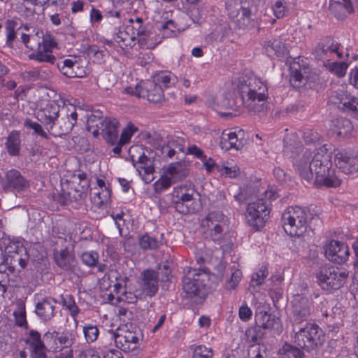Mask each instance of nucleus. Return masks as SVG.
<instances>
[{"mask_svg": "<svg viewBox=\"0 0 358 358\" xmlns=\"http://www.w3.org/2000/svg\"><path fill=\"white\" fill-rule=\"evenodd\" d=\"M302 154L296 162V169L300 176L308 182L315 175V183L327 187H337L341 180L331 169V152L326 146H320L312 150L311 148H303Z\"/></svg>", "mask_w": 358, "mask_h": 358, "instance_id": "nucleus-1", "label": "nucleus"}, {"mask_svg": "<svg viewBox=\"0 0 358 358\" xmlns=\"http://www.w3.org/2000/svg\"><path fill=\"white\" fill-rule=\"evenodd\" d=\"M314 219L309 208L299 206L288 207L282 213L285 231L290 236H300L306 231L309 220Z\"/></svg>", "mask_w": 358, "mask_h": 358, "instance_id": "nucleus-2", "label": "nucleus"}, {"mask_svg": "<svg viewBox=\"0 0 358 358\" xmlns=\"http://www.w3.org/2000/svg\"><path fill=\"white\" fill-rule=\"evenodd\" d=\"M118 121L112 117L103 118L102 115H91L87 121V129L91 132L94 137L101 134L108 143L114 145L118 137L117 128Z\"/></svg>", "mask_w": 358, "mask_h": 358, "instance_id": "nucleus-3", "label": "nucleus"}, {"mask_svg": "<svg viewBox=\"0 0 358 358\" xmlns=\"http://www.w3.org/2000/svg\"><path fill=\"white\" fill-rule=\"evenodd\" d=\"M325 336L323 331L316 324H307L296 332L294 343L297 346L310 352L323 345Z\"/></svg>", "mask_w": 358, "mask_h": 358, "instance_id": "nucleus-4", "label": "nucleus"}, {"mask_svg": "<svg viewBox=\"0 0 358 358\" xmlns=\"http://www.w3.org/2000/svg\"><path fill=\"white\" fill-rule=\"evenodd\" d=\"M349 273L338 268L324 265L320 266L317 274L320 286L324 289H338L348 278Z\"/></svg>", "mask_w": 358, "mask_h": 358, "instance_id": "nucleus-5", "label": "nucleus"}, {"mask_svg": "<svg viewBox=\"0 0 358 358\" xmlns=\"http://www.w3.org/2000/svg\"><path fill=\"white\" fill-rule=\"evenodd\" d=\"M237 92L243 99L248 96L267 98V87L258 78L252 75H244L239 77L236 83Z\"/></svg>", "mask_w": 358, "mask_h": 358, "instance_id": "nucleus-6", "label": "nucleus"}, {"mask_svg": "<svg viewBox=\"0 0 358 358\" xmlns=\"http://www.w3.org/2000/svg\"><path fill=\"white\" fill-rule=\"evenodd\" d=\"M237 92L243 99L248 96L267 98V87L258 78L252 75H244L239 77L236 83Z\"/></svg>", "mask_w": 358, "mask_h": 358, "instance_id": "nucleus-7", "label": "nucleus"}, {"mask_svg": "<svg viewBox=\"0 0 358 358\" xmlns=\"http://www.w3.org/2000/svg\"><path fill=\"white\" fill-rule=\"evenodd\" d=\"M208 279V273L203 271L189 268L183 278V290L189 298L205 296V281Z\"/></svg>", "mask_w": 358, "mask_h": 358, "instance_id": "nucleus-8", "label": "nucleus"}, {"mask_svg": "<svg viewBox=\"0 0 358 358\" xmlns=\"http://www.w3.org/2000/svg\"><path fill=\"white\" fill-rule=\"evenodd\" d=\"M125 91L138 97L147 98L152 103H160L164 99L162 86L153 80H148L137 85L134 88L127 87Z\"/></svg>", "mask_w": 358, "mask_h": 358, "instance_id": "nucleus-9", "label": "nucleus"}, {"mask_svg": "<svg viewBox=\"0 0 358 358\" xmlns=\"http://www.w3.org/2000/svg\"><path fill=\"white\" fill-rule=\"evenodd\" d=\"M269 203L263 197L258 198L255 201L250 203L248 207L249 222L259 229L263 227L270 214Z\"/></svg>", "mask_w": 358, "mask_h": 358, "instance_id": "nucleus-10", "label": "nucleus"}, {"mask_svg": "<svg viewBox=\"0 0 358 358\" xmlns=\"http://www.w3.org/2000/svg\"><path fill=\"white\" fill-rule=\"evenodd\" d=\"M227 221V217L222 212L215 210L208 213L202 220L201 225L206 227L210 231L211 240L220 244L222 238L223 226L226 224Z\"/></svg>", "mask_w": 358, "mask_h": 358, "instance_id": "nucleus-11", "label": "nucleus"}, {"mask_svg": "<svg viewBox=\"0 0 358 358\" xmlns=\"http://www.w3.org/2000/svg\"><path fill=\"white\" fill-rule=\"evenodd\" d=\"M339 45L331 37L322 38L313 49L312 55L316 60L329 61L334 53L338 57H341V53L338 51Z\"/></svg>", "mask_w": 358, "mask_h": 358, "instance_id": "nucleus-12", "label": "nucleus"}, {"mask_svg": "<svg viewBox=\"0 0 358 358\" xmlns=\"http://www.w3.org/2000/svg\"><path fill=\"white\" fill-rule=\"evenodd\" d=\"M292 303V320L294 325L307 321L310 315L311 301L307 297L297 294L294 296Z\"/></svg>", "mask_w": 358, "mask_h": 358, "instance_id": "nucleus-13", "label": "nucleus"}, {"mask_svg": "<svg viewBox=\"0 0 358 358\" xmlns=\"http://www.w3.org/2000/svg\"><path fill=\"white\" fill-rule=\"evenodd\" d=\"M336 166L345 174H352L358 171V155L350 150L339 151L335 156Z\"/></svg>", "mask_w": 358, "mask_h": 358, "instance_id": "nucleus-14", "label": "nucleus"}, {"mask_svg": "<svg viewBox=\"0 0 358 358\" xmlns=\"http://www.w3.org/2000/svg\"><path fill=\"white\" fill-rule=\"evenodd\" d=\"M5 178L6 181L3 185V189L6 192H21L29 188V181L17 170H9L6 172Z\"/></svg>", "mask_w": 358, "mask_h": 358, "instance_id": "nucleus-15", "label": "nucleus"}, {"mask_svg": "<svg viewBox=\"0 0 358 358\" xmlns=\"http://www.w3.org/2000/svg\"><path fill=\"white\" fill-rule=\"evenodd\" d=\"M348 246L343 242L332 240L325 249L327 258L335 263L341 264L345 263L349 257Z\"/></svg>", "mask_w": 358, "mask_h": 358, "instance_id": "nucleus-16", "label": "nucleus"}, {"mask_svg": "<svg viewBox=\"0 0 358 358\" xmlns=\"http://www.w3.org/2000/svg\"><path fill=\"white\" fill-rule=\"evenodd\" d=\"M140 333L129 330H121L114 335L116 346L121 350L129 352L138 348Z\"/></svg>", "mask_w": 358, "mask_h": 358, "instance_id": "nucleus-17", "label": "nucleus"}, {"mask_svg": "<svg viewBox=\"0 0 358 358\" xmlns=\"http://www.w3.org/2000/svg\"><path fill=\"white\" fill-rule=\"evenodd\" d=\"M167 173L170 178L166 177L158 180L155 183L157 190L162 191L169 187L171 185V180H182L187 176L188 171L185 164L181 163L172 164L167 170Z\"/></svg>", "mask_w": 358, "mask_h": 358, "instance_id": "nucleus-18", "label": "nucleus"}, {"mask_svg": "<svg viewBox=\"0 0 358 358\" xmlns=\"http://www.w3.org/2000/svg\"><path fill=\"white\" fill-rule=\"evenodd\" d=\"M131 162L137 171L141 175V171H144L142 179L145 183H150L154 179L153 173L155 172L154 159L148 157L144 153L140 155L137 159L134 156H131Z\"/></svg>", "mask_w": 358, "mask_h": 358, "instance_id": "nucleus-19", "label": "nucleus"}, {"mask_svg": "<svg viewBox=\"0 0 358 358\" xmlns=\"http://www.w3.org/2000/svg\"><path fill=\"white\" fill-rule=\"evenodd\" d=\"M57 66L62 73L68 78H83L87 75L85 62L67 59L61 64H58Z\"/></svg>", "mask_w": 358, "mask_h": 358, "instance_id": "nucleus-20", "label": "nucleus"}, {"mask_svg": "<svg viewBox=\"0 0 358 358\" xmlns=\"http://www.w3.org/2000/svg\"><path fill=\"white\" fill-rule=\"evenodd\" d=\"M244 131L240 129L236 132H222L221 140L220 142V147L222 149L228 150L230 148H235L240 150L242 148L245 143V140L243 138Z\"/></svg>", "mask_w": 358, "mask_h": 358, "instance_id": "nucleus-21", "label": "nucleus"}, {"mask_svg": "<svg viewBox=\"0 0 358 358\" xmlns=\"http://www.w3.org/2000/svg\"><path fill=\"white\" fill-rule=\"evenodd\" d=\"M257 328L275 330L278 333L281 331L280 319L274 315L268 314L266 311H259L255 315Z\"/></svg>", "mask_w": 358, "mask_h": 358, "instance_id": "nucleus-22", "label": "nucleus"}, {"mask_svg": "<svg viewBox=\"0 0 358 358\" xmlns=\"http://www.w3.org/2000/svg\"><path fill=\"white\" fill-rule=\"evenodd\" d=\"M358 8V0H330L329 10L338 20H343L346 16V11L351 13L353 7Z\"/></svg>", "mask_w": 358, "mask_h": 358, "instance_id": "nucleus-23", "label": "nucleus"}, {"mask_svg": "<svg viewBox=\"0 0 358 358\" xmlns=\"http://www.w3.org/2000/svg\"><path fill=\"white\" fill-rule=\"evenodd\" d=\"M57 301L50 297H45L39 301L35 308L36 315L43 322H48L54 317V310Z\"/></svg>", "mask_w": 358, "mask_h": 358, "instance_id": "nucleus-24", "label": "nucleus"}, {"mask_svg": "<svg viewBox=\"0 0 358 358\" xmlns=\"http://www.w3.org/2000/svg\"><path fill=\"white\" fill-rule=\"evenodd\" d=\"M334 103L338 108L352 113H358V98L351 96L350 94L344 91L336 92L334 96Z\"/></svg>", "mask_w": 358, "mask_h": 358, "instance_id": "nucleus-25", "label": "nucleus"}, {"mask_svg": "<svg viewBox=\"0 0 358 358\" xmlns=\"http://www.w3.org/2000/svg\"><path fill=\"white\" fill-rule=\"evenodd\" d=\"M230 12V16L232 18L234 23L238 27L239 29H245L252 23L251 12L248 8L240 7L236 10Z\"/></svg>", "mask_w": 358, "mask_h": 358, "instance_id": "nucleus-26", "label": "nucleus"}, {"mask_svg": "<svg viewBox=\"0 0 358 358\" xmlns=\"http://www.w3.org/2000/svg\"><path fill=\"white\" fill-rule=\"evenodd\" d=\"M158 280L157 273L154 271H145L142 284L143 292L147 295L153 296L158 290Z\"/></svg>", "mask_w": 358, "mask_h": 358, "instance_id": "nucleus-27", "label": "nucleus"}, {"mask_svg": "<svg viewBox=\"0 0 358 358\" xmlns=\"http://www.w3.org/2000/svg\"><path fill=\"white\" fill-rule=\"evenodd\" d=\"M331 129L337 136L344 138L352 130V124L348 119L338 117L331 120Z\"/></svg>", "mask_w": 358, "mask_h": 358, "instance_id": "nucleus-28", "label": "nucleus"}, {"mask_svg": "<svg viewBox=\"0 0 358 358\" xmlns=\"http://www.w3.org/2000/svg\"><path fill=\"white\" fill-rule=\"evenodd\" d=\"M245 99L239 93L227 92L220 101V106L224 108L239 110L242 106H245Z\"/></svg>", "mask_w": 358, "mask_h": 358, "instance_id": "nucleus-29", "label": "nucleus"}, {"mask_svg": "<svg viewBox=\"0 0 358 358\" xmlns=\"http://www.w3.org/2000/svg\"><path fill=\"white\" fill-rule=\"evenodd\" d=\"M55 259L57 266L65 271L72 270L76 266L75 257L67 249L55 254Z\"/></svg>", "mask_w": 358, "mask_h": 358, "instance_id": "nucleus-30", "label": "nucleus"}, {"mask_svg": "<svg viewBox=\"0 0 358 358\" xmlns=\"http://www.w3.org/2000/svg\"><path fill=\"white\" fill-rule=\"evenodd\" d=\"M196 192L192 187H187V185L176 187L174 188L172 197L173 199L182 201H190L198 203L196 198Z\"/></svg>", "mask_w": 358, "mask_h": 358, "instance_id": "nucleus-31", "label": "nucleus"}, {"mask_svg": "<svg viewBox=\"0 0 358 358\" xmlns=\"http://www.w3.org/2000/svg\"><path fill=\"white\" fill-rule=\"evenodd\" d=\"M29 57L31 59L36 60L39 62H48L54 64L56 59L55 57L52 54L50 50V44H43L42 47L37 49L36 52L29 55Z\"/></svg>", "mask_w": 358, "mask_h": 358, "instance_id": "nucleus-32", "label": "nucleus"}, {"mask_svg": "<svg viewBox=\"0 0 358 358\" xmlns=\"http://www.w3.org/2000/svg\"><path fill=\"white\" fill-rule=\"evenodd\" d=\"M130 22L131 24L127 25V30H131L132 32H135L136 38L137 36L140 37L138 39L139 43L142 45L145 44L146 38L150 36V32L143 25L142 19L137 17L135 21L130 20Z\"/></svg>", "mask_w": 358, "mask_h": 358, "instance_id": "nucleus-33", "label": "nucleus"}, {"mask_svg": "<svg viewBox=\"0 0 358 358\" xmlns=\"http://www.w3.org/2000/svg\"><path fill=\"white\" fill-rule=\"evenodd\" d=\"M131 30H127V26L124 31L119 30L115 34L114 40L120 45L122 48H132L135 45L136 36L135 32L129 33Z\"/></svg>", "mask_w": 358, "mask_h": 358, "instance_id": "nucleus-34", "label": "nucleus"}, {"mask_svg": "<svg viewBox=\"0 0 358 358\" xmlns=\"http://www.w3.org/2000/svg\"><path fill=\"white\" fill-rule=\"evenodd\" d=\"M245 99V107L250 114L255 115L265 111L266 98H262L260 100L257 96L253 98L248 96Z\"/></svg>", "mask_w": 358, "mask_h": 358, "instance_id": "nucleus-35", "label": "nucleus"}, {"mask_svg": "<svg viewBox=\"0 0 358 358\" xmlns=\"http://www.w3.org/2000/svg\"><path fill=\"white\" fill-rule=\"evenodd\" d=\"M29 255L27 252L26 248H21L20 250V254H13L11 257L9 258L8 264L9 268L8 269L13 272L15 269V267L17 264H18L21 268H24L29 261Z\"/></svg>", "mask_w": 358, "mask_h": 358, "instance_id": "nucleus-36", "label": "nucleus"}, {"mask_svg": "<svg viewBox=\"0 0 358 358\" xmlns=\"http://www.w3.org/2000/svg\"><path fill=\"white\" fill-rule=\"evenodd\" d=\"M8 152L12 156H16L20 152V134L16 131H13L8 136L6 143Z\"/></svg>", "mask_w": 358, "mask_h": 358, "instance_id": "nucleus-37", "label": "nucleus"}, {"mask_svg": "<svg viewBox=\"0 0 358 358\" xmlns=\"http://www.w3.org/2000/svg\"><path fill=\"white\" fill-rule=\"evenodd\" d=\"M59 106L54 101H50L41 109L44 120L57 121L59 117Z\"/></svg>", "mask_w": 358, "mask_h": 358, "instance_id": "nucleus-38", "label": "nucleus"}, {"mask_svg": "<svg viewBox=\"0 0 358 358\" xmlns=\"http://www.w3.org/2000/svg\"><path fill=\"white\" fill-rule=\"evenodd\" d=\"M173 203L176 210L178 213L184 215L195 213L199 208V203L173 199Z\"/></svg>", "mask_w": 358, "mask_h": 358, "instance_id": "nucleus-39", "label": "nucleus"}, {"mask_svg": "<svg viewBox=\"0 0 358 358\" xmlns=\"http://www.w3.org/2000/svg\"><path fill=\"white\" fill-rule=\"evenodd\" d=\"M303 140L309 148H312V150L317 148L320 146H326L327 145L322 144L318 133L312 129H306L303 131Z\"/></svg>", "mask_w": 358, "mask_h": 358, "instance_id": "nucleus-40", "label": "nucleus"}, {"mask_svg": "<svg viewBox=\"0 0 358 358\" xmlns=\"http://www.w3.org/2000/svg\"><path fill=\"white\" fill-rule=\"evenodd\" d=\"M289 354L293 358H304V353L299 348L285 343L279 349L278 355L281 358H289Z\"/></svg>", "mask_w": 358, "mask_h": 358, "instance_id": "nucleus-41", "label": "nucleus"}, {"mask_svg": "<svg viewBox=\"0 0 358 358\" xmlns=\"http://www.w3.org/2000/svg\"><path fill=\"white\" fill-rule=\"evenodd\" d=\"M49 76L48 73L40 70L25 71L21 73V77L26 81L34 82L46 80Z\"/></svg>", "mask_w": 358, "mask_h": 358, "instance_id": "nucleus-42", "label": "nucleus"}, {"mask_svg": "<svg viewBox=\"0 0 358 358\" xmlns=\"http://www.w3.org/2000/svg\"><path fill=\"white\" fill-rule=\"evenodd\" d=\"M265 48L268 55L280 56L284 55L286 50L285 45L278 40L268 41L265 45Z\"/></svg>", "mask_w": 358, "mask_h": 358, "instance_id": "nucleus-43", "label": "nucleus"}, {"mask_svg": "<svg viewBox=\"0 0 358 358\" xmlns=\"http://www.w3.org/2000/svg\"><path fill=\"white\" fill-rule=\"evenodd\" d=\"M17 26V22L13 20H8L6 22V45L9 48L13 47V41L16 38L15 29Z\"/></svg>", "mask_w": 358, "mask_h": 358, "instance_id": "nucleus-44", "label": "nucleus"}, {"mask_svg": "<svg viewBox=\"0 0 358 358\" xmlns=\"http://www.w3.org/2000/svg\"><path fill=\"white\" fill-rule=\"evenodd\" d=\"M291 74L289 82L292 86L295 88L300 87L302 85L305 83L306 78L303 76L301 71H299L297 69L294 67V66H292L290 67Z\"/></svg>", "mask_w": 358, "mask_h": 358, "instance_id": "nucleus-45", "label": "nucleus"}, {"mask_svg": "<svg viewBox=\"0 0 358 358\" xmlns=\"http://www.w3.org/2000/svg\"><path fill=\"white\" fill-rule=\"evenodd\" d=\"M58 335V332L54 331L52 333H46L44 337L57 338L62 348H69L72 345L73 338L71 335L69 334H63L59 336Z\"/></svg>", "mask_w": 358, "mask_h": 358, "instance_id": "nucleus-46", "label": "nucleus"}, {"mask_svg": "<svg viewBox=\"0 0 358 358\" xmlns=\"http://www.w3.org/2000/svg\"><path fill=\"white\" fill-rule=\"evenodd\" d=\"M57 124H59V127H57L58 131H54L55 136H60L68 134L74 126V122H71L68 117L62 118Z\"/></svg>", "mask_w": 358, "mask_h": 358, "instance_id": "nucleus-47", "label": "nucleus"}, {"mask_svg": "<svg viewBox=\"0 0 358 358\" xmlns=\"http://www.w3.org/2000/svg\"><path fill=\"white\" fill-rule=\"evenodd\" d=\"M139 245L145 250H155L159 247V242L154 238L148 234H145L139 238Z\"/></svg>", "mask_w": 358, "mask_h": 358, "instance_id": "nucleus-48", "label": "nucleus"}, {"mask_svg": "<svg viewBox=\"0 0 358 358\" xmlns=\"http://www.w3.org/2000/svg\"><path fill=\"white\" fill-rule=\"evenodd\" d=\"M89 187V180H83L81 182H78V183L74 187L75 193L73 194L74 200L77 201L85 196Z\"/></svg>", "mask_w": 358, "mask_h": 358, "instance_id": "nucleus-49", "label": "nucleus"}, {"mask_svg": "<svg viewBox=\"0 0 358 358\" xmlns=\"http://www.w3.org/2000/svg\"><path fill=\"white\" fill-rule=\"evenodd\" d=\"M24 125L27 128L32 129L35 134H37L45 139L49 138L48 134L43 129L41 125L39 123L27 119L24 121Z\"/></svg>", "mask_w": 358, "mask_h": 358, "instance_id": "nucleus-50", "label": "nucleus"}, {"mask_svg": "<svg viewBox=\"0 0 358 358\" xmlns=\"http://www.w3.org/2000/svg\"><path fill=\"white\" fill-rule=\"evenodd\" d=\"M83 262L90 266L93 267L96 265L99 259V255L97 252L91 251L83 252L81 255Z\"/></svg>", "mask_w": 358, "mask_h": 358, "instance_id": "nucleus-51", "label": "nucleus"}, {"mask_svg": "<svg viewBox=\"0 0 358 358\" xmlns=\"http://www.w3.org/2000/svg\"><path fill=\"white\" fill-rule=\"evenodd\" d=\"M83 333L87 342L92 343L97 339L99 330L96 326L90 324L83 328Z\"/></svg>", "mask_w": 358, "mask_h": 358, "instance_id": "nucleus-52", "label": "nucleus"}, {"mask_svg": "<svg viewBox=\"0 0 358 358\" xmlns=\"http://www.w3.org/2000/svg\"><path fill=\"white\" fill-rule=\"evenodd\" d=\"M347 67L348 64L343 62H335L329 64V70L339 77H342L345 74Z\"/></svg>", "mask_w": 358, "mask_h": 358, "instance_id": "nucleus-53", "label": "nucleus"}, {"mask_svg": "<svg viewBox=\"0 0 358 358\" xmlns=\"http://www.w3.org/2000/svg\"><path fill=\"white\" fill-rule=\"evenodd\" d=\"M13 315L15 317V323L19 327H24L27 325L26 320V312L24 305H20L18 306Z\"/></svg>", "mask_w": 358, "mask_h": 358, "instance_id": "nucleus-54", "label": "nucleus"}, {"mask_svg": "<svg viewBox=\"0 0 358 358\" xmlns=\"http://www.w3.org/2000/svg\"><path fill=\"white\" fill-rule=\"evenodd\" d=\"M176 26L172 20H169L160 24V30L162 31L163 37H171L175 34Z\"/></svg>", "mask_w": 358, "mask_h": 358, "instance_id": "nucleus-55", "label": "nucleus"}, {"mask_svg": "<svg viewBox=\"0 0 358 358\" xmlns=\"http://www.w3.org/2000/svg\"><path fill=\"white\" fill-rule=\"evenodd\" d=\"M21 248H26L22 243L19 242H11L5 247L4 252L7 258H10L13 254H20Z\"/></svg>", "mask_w": 358, "mask_h": 358, "instance_id": "nucleus-56", "label": "nucleus"}, {"mask_svg": "<svg viewBox=\"0 0 358 358\" xmlns=\"http://www.w3.org/2000/svg\"><path fill=\"white\" fill-rule=\"evenodd\" d=\"M212 349L203 345L196 347L193 354V358H212Z\"/></svg>", "mask_w": 358, "mask_h": 358, "instance_id": "nucleus-57", "label": "nucleus"}, {"mask_svg": "<svg viewBox=\"0 0 358 358\" xmlns=\"http://www.w3.org/2000/svg\"><path fill=\"white\" fill-rule=\"evenodd\" d=\"M54 199L62 205H66L68 202L74 200L71 192H66L62 189L60 192L55 194Z\"/></svg>", "mask_w": 358, "mask_h": 358, "instance_id": "nucleus-58", "label": "nucleus"}, {"mask_svg": "<svg viewBox=\"0 0 358 358\" xmlns=\"http://www.w3.org/2000/svg\"><path fill=\"white\" fill-rule=\"evenodd\" d=\"M157 273V279L163 282H167L170 280L171 278V271L167 264L159 266V271Z\"/></svg>", "mask_w": 358, "mask_h": 358, "instance_id": "nucleus-59", "label": "nucleus"}, {"mask_svg": "<svg viewBox=\"0 0 358 358\" xmlns=\"http://www.w3.org/2000/svg\"><path fill=\"white\" fill-rule=\"evenodd\" d=\"M267 275L268 271L266 267H262L258 272L252 275L251 282L255 283V285H261Z\"/></svg>", "mask_w": 358, "mask_h": 358, "instance_id": "nucleus-60", "label": "nucleus"}, {"mask_svg": "<svg viewBox=\"0 0 358 358\" xmlns=\"http://www.w3.org/2000/svg\"><path fill=\"white\" fill-rule=\"evenodd\" d=\"M48 42L43 38V31H37L35 34L30 35V44L34 45V48L37 46L38 48L42 47L43 44H46Z\"/></svg>", "mask_w": 358, "mask_h": 358, "instance_id": "nucleus-61", "label": "nucleus"}, {"mask_svg": "<svg viewBox=\"0 0 358 358\" xmlns=\"http://www.w3.org/2000/svg\"><path fill=\"white\" fill-rule=\"evenodd\" d=\"M97 185L101 188L104 187L105 189L102 191V192H98L96 193V195L99 197V201H98L99 203H103L108 199L110 196V192L109 190L106 188L105 185V182L101 179L97 180Z\"/></svg>", "mask_w": 358, "mask_h": 358, "instance_id": "nucleus-62", "label": "nucleus"}, {"mask_svg": "<svg viewBox=\"0 0 358 358\" xmlns=\"http://www.w3.org/2000/svg\"><path fill=\"white\" fill-rule=\"evenodd\" d=\"M64 305L71 312L73 317H76L79 313V308L76 305L72 296H68L66 299H64Z\"/></svg>", "mask_w": 358, "mask_h": 358, "instance_id": "nucleus-63", "label": "nucleus"}, {"mask_svg": "<svg viewBox=\"0 0 358 358\" xmlns=\"http://www.w3.org/2000/svg\"><path fill=\"white\" fill-rule=\"evenodd\" d=\"M274 15L277 18L284 16L285 13V2L282 0H277L272 6Z\"/></svg>", "mask_w": 358, "mask_h": 358, "instance_id": "nucleus-64", "label": "nucleus"}]
</instances>
